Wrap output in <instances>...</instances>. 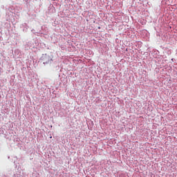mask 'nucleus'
Returning <instances> with one entry per match:
<instances>
[{
    "instance_id": "f257e3e1",
    "label": "nucleus",
    "mask_w": 177,
    "mask_h": 177,
    "mask_svg": "<svg viewBox=\"0 0 177 177\" xmlns=\"http://www.w3.org/2000/svg\"><path fill=\"white\" fill-rule=\"evenodd\" d=\"M50 62V56H46L45 57L43 58V64H48Z\"/></svg>"
}]
</instances>
